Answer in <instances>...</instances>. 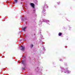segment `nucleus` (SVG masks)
<instances>
[{
	"label": "nucleus",
	"instance_id": "f257e3e1",
	"mask_svg": "<svg viewBox=\"0 0 75 75\" xmlns=\"http://www.w3.org/2000/svg\"><path fill=\"white\" fill-rule=\"evenodd\" d=\"M30 5L33 8H35V4L33 3H30Z\"/></svg>",
	"mask_w": 75,
	"mask_h": 75
},
{
	"label": "nucleus",
	"instance_id": "f03ea898",
	"mask_svg": "<svg viewBox=\"0 0 75 75\" xmlns=\"http://www.w3.org/2000/svg\"><path fill=\"white\" fill-rule=\"evenodd\" d=\"M21 47H22V48L21 49V50L22 51H24V49H25V47H24L23 46L21 45Z\"/></svg>",
	"mask_w": 75,
	"mask_h": 75
},
{
	"label": "nucleus",
	"instance_id": "7ed1b4c3",
	"mask_svg": "<svg viewBox=\"0 0 75 75\" xmlns=\"http://www.w3.org/2000/svg\"><path fill=\"white\" fill-rule=\"evenodd\" d=\"M62 33H59L58 34L59 36H61L62 35Z\"/></svg>",
	"mask_w": 75,
	"mask_h": 75
},
{
	"label": "nucleus",
	"instance_id": "20e7f679",
	"mask_svg": "<svg viewBox=\"0 0 75 75\" xmlns=\"http://www.w3.org/2000/svg\"><path fill=\"white\" fill-rule=\"evenodd\" d=\"M27 28V27H24V28L22 29V30L24 31H25V28Z\"/></svg>",
	"mask_w": 75,
	"mask_h": 75
},
{
	"label": "nucleus",
	"instance_id": "39448f33",
	"mask_svg": "<svg viewBox=\"0 0 75 75\" xmlns=\"http://www.w3.org/2000/svg\"><path fill=\"white\" fill-rule=\"evenodd\" d=\"M21 62L22 64H23V65H24V64H25V62L24 61H22Z\"/></svg>",
	"mask_w": 75,
	"mask_h": 75
},
{
	"label": "nucleus",
	"instance_id": "423d86ee",
	"mask_svg": "<svg viewBox=\"0 0 75 75\" xmlns=\"http://www.w3.org/2000/svg\"><path fill=\"white\" fill-rule=\"evenodd\" d=\"M30 47L31 48H32L33 47V44H31L30 45Z\"/></svg>",
	"mask_w": 75,
	"mask_h": 75
},
{
	"label": "nucleus",
	"instance_id": "0eeeda50",
	"mask_svg": "<svg viewBox=\"0 0 75 75\" xmlns=\"http://www.w3.org/2000/svg\"><path fill=\"white\" fill-rule=\"evenodd\" d=\"M17 1L18 0H14V2H15L16 3H17Z\"/></svg>",
	"mask_w": 75,
	"mask_h": 75
},
{
	"label": "nucleus",
	"instance_id": "6e6552de",
	"mask_svg": "<svg viewBox=\"0 0 75 75\" xmlns=\"http://www.w3.org/2000/svg\"><path fill=\"white\" fill-rule=\"evenodd\" d=\"M22 69H23L24 70V69H25V68H23Z\"/></svg>",
	"mask_w": 75,
	"mask_h": 75
}]
</instances>
